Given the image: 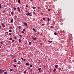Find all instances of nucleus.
<instances>
[{
    "label": "nucleus",
    "mask_w": 74,
    "mask_h": 74,
    "mask_svg": "<svg viewBox=\"0 0 74 74\" xmlns=\"http://www.w3.org/2000/svg\"><path fill=\"white\" fill-rule=\"evenodd\" d=\"M3 72H4V70H0V73H2Z\"/></svg>",
    "instance_id": "1"
},
{
    "label": "nucleus",
    "mask_w": 74,
    "mask_h": 74,
    "mask_svg": "<svg viewBox=\"0 0 74 74\" xmlns=\"http://www.w3.org/2000/svg\"><path fill=\"white\" fill-rule=\"evenodd\" d=\"M17 9L18 10V11L19 12H21V10H20V8H19V7H18L17 8Z\"/></svg>",
    "instance_id": "2"
},
{
    "label": "nucleus",
    "mask_w": 74,
    "mask_h": 74,
    "mask_svg": "<svg viewBox=\"0 0 74 74\" xmlns=\"http://www.w3.org/2000/svg\"><path fill=\"white\" fill-rule=\"evenodd\" d=\"M23 23L24 25H25V26H27V24L26 23L24 22Z\"/></svg>",
    "instance_id": "3"
},
{
    "label": "nucleus",
    "mask_w": 74,
    "mask_h": 74,
    "mask_svg": "<svg viewBox=\"0 0 74 74\" xmlns=\"http://www.w3.org/2000/svg\"><path fill=\"white\" fill-rule=\"evenodd\" d=\"M1 23V24L2 25V26L3 27H5V25H4V24H3V23Z\"/></svg>",
    "instance_id": "4"
},
{
    "label": "nucleus",
    "mask_w": 74,
    "mask_h": 74,
    "mask_svg": "<svg viewBox=\"0 0 74 74\" xmlns=\"http://www.w3.org/2000/svg\"><path fill=\"white\" fill-rule=\"evenodd\" d=\"M41 68L38 69V70L39 71V73H41Z\"/></svg>",
    "instance_id": "5"
},
{
    "label": "nucleus",
    "mask_w": 74,
    "mask_h": 74,
    "mask_svg": "<svg viewBox=\"0 0 74 74\" xmlns=\"http://www.w3.org/2000/svg\"><path fill=\"white\" fill-rule=\"evenodd\" d=\"M21 64V62H20V61H18L17 63V64H19V65Z\"/></svg>",
    "instance_id": "6"
},
{
    "label": "nucleus",
    "mask_w": 74,
    "mask_h": 74,
    "mask_svg": "<svg viewBox=\"0 0 74 74\" xmlns=\"http://www.w3.org/2000/svg\"><path fill=\"white\" fill-rule=\"evenodd\" d=\"M55 68H58V65H56L55 66Z\"/></svg>",
    "instance_id": "7"
},
{
    "label": "nucleus",
    "mask_w": 74,
    "mask_h": 74,
    "mask_svg": "<svg viewBox=\"0 0 74 74\" xmlns=\"http://www.w3.org/2000/svg\"><path fill=\"white\" fill-rule=\"evenodd\" d=\"M26 66H29L30 65V64L29 63H26Z\"/></svg>",
    "instance_id": "8"
},
{
    "label": "nucleus",
    "mask_w": 74,
    "mask_h": 74,
    "mask_svg": "<svg viewBox=\"0 0 74 74\" xmlns=\"http://www.w3.org/2000/svg\"><path fill=\"white\" fill-rule=\"evenodd\" d=\"M10 22L11 23L13 22V19H12L10 21Z\"/></svg>",
    "instance_id": "9"
},
{
    "label": "nucleus",
    "mask_w": 74,
    "mask_h": 74,
    "mask_svg": "<svg viewBox=\"0 0 74 74\" xmlns=\"http://www.w3.org/2000/svg\"><path fill=\"white\" fill-rule=\"evenodd\" d=\"M33 30H34V32H36V29L34 28H33Z\"/></svg>",
    "instance_id": "10"
},
{
    "label": "nucleus",
    "mask_w": 74,
    "mask_h": 74,
    "mask_svg": "<svg viewBox=\"0 0 74 74\" xmlns=\"http://www.w3.org/2000/svg\"><path fill=\"white\" fill-rule=\"evenodd\" d=\"M32 8H33V9H36V7L33 6L32 7Z\"/></svg>",
    "instance_id": "11"
},
{
    "label": "nucleus",
    "mask_w": 74,
    "mask_h": 74,
    "mask_svg": "<svg viewBox=\"0 0 74 74\" xmlns=\"http://www.w3.org/2000/svg\"><path fill=\"white\" fill-rule=\"evenodd\" d=\"M28 15H30V14H32V12H28Z\"/></svg>",
    "instance_id": "12"
},
{
    "label": "nucleus",
    "mask_w": 74,
    "mask_h": 74,
    "mask_svg": "<svg viewBox=\"0 0 74 74\" xmlns=\"http://www.w3.org/2000/svg\"><path fill=\"white\" fill-rule=\"evenodd\" d=\"M18 41H19V42H21V39H18Z\"/></svg>",
    "instance_id": "13"
},
{
    "label": "nucleus",
    "mask_w": 74,
    "mask_h": 74,
    "mask_svg": "<svg viewBox=\"0 0 74 74\" xmlns=\"http://www.w3.org/2000/svg\"><path fill=\"white\" fill-rule=\"evenodd\" d=\"M9 32H12V29H11L9 31Z\"/></svg>",
    "instance_id": "14"
},
{
    "label": "nucleus",
    "mask_w": 74,
    "mask_h": 74,
    "mask_svg": "<svg viewBox=\"0 0 74 74\" xmlns=\"http://www.w3.org/2000/svg\"><path fill=\"white\" fill-rule=\"evenodd\" d=\"M33 13L34 15H36V13L34 12H33Z\"/></svg>",
    "instance_id": "15"
},
{
    "label": "nucleus",
    "mask_w": 74,
    "mask_h": 74,
    "mask_svg": "<svg viewBox=\"0 0 74 74\" xmlns=\"http://www.w3.org/2000/svg\"><path fill=\"white\" fill-rule=\"evenodd\" d=\"M12 34V33H9V36H10V35H11Z\"/></svg>",
    "instance_id": "16"
},
{
    "label": "nucleus",
    "mask_w": 74,
    "mask_h": 74,
    "mask_svg": "<svg viewBox=\"0 0 74 74\" xmlns=\"http://www.w3.org/2000/svg\"><path fill=\"white\" fill-rule=\"evenodd\" d=\"M14 62H16V60L14 59Z\"/></svg>",
    "instance_id": "17"
},
{
    "label": "nucleus",
    "mask_w": 74,
    "mask_h": 74,
    "mask_svg": "<svg viewBox=\"0 0 74 74\" xmlns=\"http://www.w3.org/2000/svg\"><path fill=\"white\" fill-rule=\"evenodd\" d=\"M50 19L49 18L47 19V22H49V21Z\"/></svg>",
    "instance_id": "18"
},
{
    "label": "nucleus",
    "mask_w": 74,
    "mask_h": 74,
    "mask_svg": "<svg viewBox=\"0 0 74 74\" xmlns=\"http://www.w3.org/2000/svg\"><path fill=\"white\" fill-rule=\"evenodd\" d=\"M48 42H50V43H51V42H52L51 41H50V40H49V41H48Z\"/></svg>",
    "instance_id": "19"
},
{
    "label": "nucleus",
    "mask_w": 74,
    "mask_h": 74,
    "mask_svg": "<svg viewBox=\"0 0 74 74\" xmlns=\"http://www.w3.org/2000/svg\"><path fill=\"white\" fill-rule=\"evenodd\" d=\"M18 3H21V1H20V0H18Z\"/></svg>",
    "instance_id": "20"
},
{
    "label": "nucleus",
    "mask_w": 74,
    "mask_h": 74,
    "mask_svg": "<svg viewBox=\"0 0 74 74\" xmlns=\"http://www.w3.org/2000/svg\"><path fill=\"white\" fill-rule=\"evenodd\" d=\"M55 71H56V69L55 68V69H54L53 70L54 72H55Z\"/></svg>",
    "instance_id": "21"
},
{
    "label": "nucleus",
    "mask_w": 74,
    "mask_h": 74,
    "mask_svg": "<svg viewBox=\"0 0 74 74\" xmlns=\"http://www.w3.org/2000/svg\"><path fill=\"white\" fill-rule=\"evenodd\" d=\"M21 26H19L18 27V29H21Z\"/></svg>",
    "instance_id": "22"
},
{
    "label": "nucleus",
    "mask_w": 74,
    "mask_h": 74,
    "mask_svg": "<svg viewBox=\"0 0 74 74\" xmlns=\"http://www.w3.org/2000/svg\"><path fill=\"white\" fill-rule=\"evenodd\" d=\"M29 45H31L32 44V43L31 42H29Z\"/></svg>",
    "instance_id": "23"
},
{
    "label": "nucleus",
    "mask_w": 74,
    "mask_h": 74,
    "mask_svg": "<svg viewBox=\"0 0 74 74\" xmlns=\"http://www.w3.org/2000/svg\"><path fill=\"white\" fill-rule=\"evenodd\" d=\"M12 70H13V69H11L10 70V71H12Z\"/></svg>",
    "instance_id": "24"
},
{
    "label": "nucleus",
    "mask_w": 74,
    "mask_h": 74,
    "mask_svg": "<svg viewBox=\"0 0 74 74\" xmlns=\"http://www.w3.org/2000/svg\"><path fill=\"white\" fill-rule=\"evenodd\" d=\"M12 40V38H10L9 40Z\"/></svg>",
    "instance_id": "25"
},
{
    "label": "nucleus",
    "mask_w": 74,
    "mask_h": 74,
    "mask_svg": "<svg viewBox=\"0 0 74 74\" xmlns=\"http://www.w3.org/2000/svg\"><path fill=\"white\" fill-rule=\"evenodd\" d=\"M32 16V14H29V16Z\"/></svg>",
    "instance_id": "26"
},
{
    "label": "nucleus",
    "mask_w": 74,
    "mask_h": 74,
    "mask_svg": "<svg viewBox=\"0 0 74 74\" xmlns=\"http://www.w3.org/2000/svg\"><path fill=\"white\" fill-rule=\"evenodd\" d=\"M51 28H53V29H54V27H53V26H51Z\"/></svg>",
    "instance_id": "27"
},
{
    "label": "nucleus",
    "mask_w": 74,
    "mask_h": 74,
    "mask_svg": "<svg viewBox=\"0 0 74 74\" xmlns=\"http://www.w3.org/2000/svg\"><path fill=\"white\" fill-rule=\"evenodd\" d=\"M54 34H55V35H57V33L55 32L54 33Z\"/></svg>",
    "instance_id": "28"
},
{
    "label": "nucleus",
    "mask_w": 74,
    "mask_h": 74,
    "mask_svg": "<svg viewBox=\"0 0 74 74\" xmlns=\"http://www.w3.org/2000/svg\"><path fill=\"white\" fill-rule=\"evenodd\" d=\"M26 15H27V16H29V14L28 13H26Z\"/></svg>",
    "instance_id": "29"
},
{
    "label": "nucleus",
    "mask_w": 74,
    "mask_h": 74,
    "mask_svg": "<svg viewBox=\"0 0 74 74\" xmlns=\"http://www.w3.org/2000/svg\"><path fill=\"white\" fill-rule=\"evenodd\" d=\"M13 9L14 10H16V8H14Z\"/></svg>",
    "instance_id": "30"
},
{
    "label": "nucleus",
    "mask_w": 74,
    "mask_h": 74,
    "mask_svg": "<svg viewBox=\"0 0 74 74\" xmlns=\"http://www.w3.org/2000/svg\"><path fill=\"white\" fill-rule=\"evenodd\" d=\"M25 29H23V32H25Z\"/></svg>",
    "instance_id": "31"
},
{
    "label": "nucleus",
    "mask_w": 74,
    "mask_h": 74,
    "mask_svg": "<svg viewBox=\"0 0 74 74\" xmlns=\"http://www.w3.org/2000/svg\"><path fill=\"white\" fill-rule=\"evenodd\" d=\"M25 6L26 7H27L28 8H29V6H28V5H26Z\"/></svg>",
    "instance_id": "32"
},
{
    "label": "nucleus",
    "mask_w": 74,
    "mask_h": 74,
    "mask_svg": "<svg viewBox=\"0 0 74 74\" xmlns=\"http://www.w3.org/2000/svg\"><path fill=\"white\" fill-rule=\"evenodd\" d=\"M21 59H22V60H23V58H22V57H21Z\"/></svg>",
    "instance_id": "33"
},
{
    "label": "nucleus",
    "mask_w": 74,
    "mask_h": 74,
    "mask_svg": "<svg viewBox=\"0 0 74 74\" xmlns=\"http://www.w3.org/2000/svg\"><path fill=\"white\" fill-rule=\"evenodd\" d=\"M32 67V64H30V67Z\"/></svg>",
    "instance_id": "34"
},
{
    "label": "nucleus",
    "mask_w": 74,
    "mask_h": 74,
    "mask_svg": "<svg viewBox=\"0 0 74 74\" xmlns=\"http://www.w3.org/2000/svg\"><path fill=\"white\" fill-rule=\"evenodd\" d=\"M7 72H5L4 73V74H7Z\"/></svg>",
    "instance_id": "35"
},
{
    "label": "nucleus",
    "mask_w": 74,
    "mask_h": 74,
    "mask_svg": "<svg viewBox=\"0 0 74 74\" xmlns=\"http://www.w3.org/2000/svg\"><path fill=\"white\" fill-rule=\"evenodd\" d=\"M11 14L12 15H13V12H11Z\"/></svg>",
    "instance_id": "36"
},
{
    "label": "nucleus",
    "mask_w": 74,
    "mask_h": 74,
    "mask_svg": "<svg viewBox=\"0 0 74 74\" xmlns=\"http://www.w3.org/2000/svg\"><path fill=\"white\" fill-rule=\"evenodd\" d=\"M14 67H16V65H14Z\"/></svg>",
    "instance_id": "37"
},
{
    "label": "nucleus",
    "mask_w": 74,
    "mask_h": 74,
    "mask_svg": "<svg viewBox=\"0 0 74 74\" xmlns=\"http://www.w3.org/2000/svg\"><path fill=\"white\" fill-rule=\"evenodd\" d=\"M18 71V70L17 69H16L15 70V71H14V72H16V71Z\"/></svg>",
    "instance_id": "38"
},
{
    "label": "nucleus",
    "mask_w": 74,
    "mask_h": 74,
    "mask_svg": "<svg viewBox=\"0 0 74 74\" xmlns=\"http://www.w3.org/2000/svg\"><path fill=\"white\" fill-rule=\"evenodd\" d=\"M27 72L26 71H24V73L25 74H26V73Z\"/></svg>",
    "instance_id": "39"
},
{
    "label": "nucleus",
    "mask_w": 74,
    "mask_h": 74,
    "mask_svg": "<svg viewBox=\"0 0 74 74\" xmlns=\"http://www.w3.org/2000/svg\"><path fill=\"white\" fill-rule=\"evenodd\" d=\"M25 60H26V59H24L23 60L24 62H25Z\"/></svg>",
    "instance_id": "40"
},
{
    "label": "nucleus",
    "mask_w": 74,
    "mask_h": 74,
    "mask_svg": "<svg viewBox=\"0 0 74 74\" xmlns=\"http://www.w3.org/2000/svg\"><path fill=\"white\" fill-rule=\"evenodd\" d=\"M58 69H59V70H61V68H58Z\"/></svg>",
    "instance_id": "41"
},
{
    "label": "nucleus",
    "mask_w": 74,
    "mask_h": 74,
    "mask_svg": "<svg viewBox=\"0 0 74 74\" xmlns=\"http://www.w3.org/2000/svg\"><path fill=\"white\" fill-rule=\"evenodd\" d=\"M14 41H15L14 40H12V42H14Z\"/></svg>",
    "instance_id": "42"
},
{
    "label": "nucleus",
    "mask_w": 74,
    "mask_h": 74,
    "mask_svg": "<svg viewBox=\"0 0 74 74\" xmlns=\"http://www.w3.org/2000/svg\"><path fill=\"white\" fill-rule=\"evenodd\" d=\"M34 40H36V38H34Z\"/></svg>",
    "instance_id": "43"
},
{
    "label": "nucleus",
    "mask_w": 74,
    "mask_h": 74,
    "mask_svg": "<svg viewBox=\"0 0 74 74\" xmlns=\"http://www.w3.org/2000/svg\"><path fill=\"white\" fill-rule=\"evenodd\" d=\"M10 30H11V29H12V27H11L9 28Z\"/></svg>",
    "instance_id": "44"
},
{
    "label": "nucleus",
    "mask_w": 74,
    "mask_h": 74,
    "mask_svg": "<svg viewBox=\"0 0 74 74\" xmlns=\"http://www.w3.org/2000/svg\"><path fill=\"white\" fill-rule=\"evenodd\" d=\"M20 37H22V35H20Z\"/></svg>",
    "instance_id": "45"
},
{
    "label": "nucleus",
    "mask_w": 74,
    "mask_h": 74,
    "mask_svg": "<svg viewBox=\"0 0 74 74\" xmlns=\"http://www.w3.org/2000/svg\"><path fill=\"white\" fill-rule=\"evenodd\" d=\"M28 70H30V68L29 67Z\"/></svg>",
    "instance_id": "46"
},
{
    "label": "nucleus",
    "mask_w": 74,
    "mask_h": 74,
    "mask_svg": "<svg viewBox=\"0 0 74 74\" xmlns=\"http://www.w3.org/2000/svg\"><path fill=\"white\" fill-rule=\"evenodd\" d=\"M45 18H43V20H44V21L45 20Z\"/></svg>",
    "instance_id": "47"
},
{
    "label": "nucleus",
    "mask_w": 74,
    "mask_h": 74,
    "mask_svg": "<svg viewBox=\"0 0 74 74\" xmlns=\"http://www.w3.org/2000/svg\"><path fill=\"white\" fill-rule=\"evenodd\" d=\"M21 33H24V32H23V31H22Z\"/></svg>",
    "instance_id": "48"
},
{
    "label": "nucleus",
    "mask_w": 74,
    "mask_h": 74,
    "mask_svg": "<svg viewBox=\"0 0 74 74\" xmlns=\"http://www.w3.org/2000/svg\"><path fill=\"white\" fill-rule=\"evenodd\" d=\"M44 25H45L44 24H42V26H44Z\"/></svg>",
    "instance_id": "49"
},
{
    "label": "nucleus",
    "mask_w": 74,
    "mask_h": 74,
    "mask_svg": "<svg viewBox=\"0 0 74 74\" xmlns=\"http://www.w3.org/2000/svg\"><path fill=\"white\" fill-rule=\"evenodd\" d=\"M32 38H34V37H33V36H32Z\"/></svg>",
    "instance_id": "50"
},
{
    "label": "nucleus",
    "mask_w": 74,
    "mask_h": 74,
    "mask_svg": "<svg viewBox=\"0 0 74 74\" xmlns=\"http://www.w3.org/2000/svg\"><path fill=\"white\" fill-rule=\"evenodd\" d=\"M38 9H40V7H38Z\"/></svg>",
    "instance_id": "51"
},
{
    "label": "nucleus",
    "mask_w": 74,
    "mask_h": 74,
    "mask_svg": "<svg viewBox=\"0 0 74 74\" xmlns=\"http://www.w3.org/2000/svg\"><path fill=\"white\" fill-rule=\"evenodd\" d=\"M14 39H16V37H14Z\"/></svg>",
    "instance_id": "52"
},
{
    "label": "nucleus",
    "mask_w": 74,
    "mask_h": 74,
    "mask_svg": "<svg viewBox=\"0 0 74 74\" xmlns=\"http://www.w3.org/2000/svg\"><path fill=\"white\" fill-rule=\"evenodd\" d=\"M1 44H3V42H1Z\"/></svg>",
    "instance_id": "53"
},
{
    "label": "nucleus",
    "mask_w": 74,
    "mask_h": 74,
    "mask_svg": "<svg viewBox=\"0 0 74 74\" xmlns=\"http://www.w3.org/2000/svg\"><path fill=\"white\" fill-rule=\"evenodd\" d=\"M40 44V45H42V43H41Z\"/></svg>",
    "instance_id": "54"
},
{
    "label": "nucleus",
    "mask_w": 74,
    "mask_h": 74,
    "mask_svg": "<svg viewBox=\"0 0 74 74\" xmlns=\"http://www.w3.org/2000/svg\"><path fill=\"white\" fill-rule=\"evenodd\" d=\"M48 10L49 11H50V9H49Z\"/></svg>",
    "instance_id": "55"
},
{
    "label": "nucleus",
    "mask_w": 74,
    "mask_h": 74,
    "mask_svg": "<svg viewBox=\"0 0 74 74\" xmlns=\"http://www.w3.org/2000/svg\"><path fill=\"white\" fill-rule=\"evenodd\" d=\"M1 26H0V29H1Z\"/></svg>",
    "instance_id": "56"
},
{
    "label": "nucleus",
    "mask_w": 74,
    "mask_h": 74,
    "mask_svg": "<svg viewBox=\"0 0 74 74\" xmlns=\"http://www.w3.org/2000/svg\"><path fill=\"white\" fill-rule=\"evenodd\" d=\"M1 48V46H0V48Z\"/></svg>",
    "instance_id": "57"
},
{
    "label": "nucleus",
    "mask_w": 74,
    "mask_h": 74,
    "mask_svg": "<svg viewBox=\"0 0 74 74\" xmlns=\"http://www.w3.org/2000/svg\"><path fill=\"white\" fill-rule=\"evenodd\" d=\"M1 8V6H0V8Z\"/></svg>",
    "instance_id": "58"
},
{
    "label": "nucleus",
    "mask_w": 74,
    "mask_h": 74,
    "mask_svg": "<svg viewBox=\"0 0 74 74\" xmlns=\"http://www.w3.org/2000/svg\"><path fill=\"white\" fill-rule=\"evenodd\" d=\"M0 6H1L2 5L1 4H0Z\"/></svg>",
    "instance_id": "59"
},
{
    "label": "nucleus",
    "mask_w": 74,
    "mask_h": 74,
    "mask_svg": "<svg viewBox=\"0 0 74 74\" xmlns=\"http://www.w3.org/2000/svg\"><path fill=\"white\" fill-rule=\"evenodd\" d=\"M18 31H21V30H20V29H19V30H18Z\"/></svg>",
    "instance_id": "60"
},
{
    "label": "nucleus",
    "mask_w": 74,
    "mask_h": 74,
    "mask_svg": "<svg viewBox=\"0 0 74 74\" xmlns=\"http://www.w3.org/2000/svg\"><path fill=\"white\" fill-rule=\"evenodd\" d=\"M5 11L4 10L3 11V12H5Z\"/></svg>",
    "instance_id": "61"
},
{
    "label": "nucleus",
    "mask_w": 74,
    "mask_h": 74,
    "mask_svg": "<svg viewBox=\"0 0 74 74\" xmlns=\"http://www.w3.org/2000/svg\"><path fill=\"white\" fill-rule=\"evenodd\" d=\"M26 12H27V11H26Z\"/></svg>",
    "instance_id": "62"
},
{
    "label": "nucleus",
    "mask_w": 74,
    "mask_h": 74,
    "mask_svg": "<svg viewBox=\"0 0 74 74\" xmlns=\"http://www.w3.org/2000/svg\"><path fill=\"white\" fill-rule=\"evenodd\" d=\"M12 56H13V55H12Z\"/></svg>",
    "instance_id": "63"
},
{
    "label": "nucleus",
    "mask_w": 74,
    "mask_h": 74,
    "mask_svg": "<svg viewBox=\"0 0 74 74\" xmlns=\"http://www.w3.org/2000/svg\"><path fill=\"white\" fill-rule=\"evenodd\" d=\"M34 11H36V10H34Z\"/></svg>",
    "instance_id": "64"
}]
</instances>
